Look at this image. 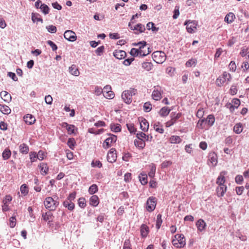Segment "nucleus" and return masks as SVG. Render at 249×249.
<instances>
[{"mask_svg": "<svg viewBox=\"0 0 249 249\" xmlns=\"http://www.w3.org/2000/svg\"><path fill=\"white\" fill-rule=\"evenodd\" d=\"M137 93V90L134 88L125 90L122 94V98L127 104H130L132 101V96Z\"/></svg>", "mask_w": 249, "mask_h": 249, "instance_id": "f257e3e1", "label": "nucleus"}, {"mask_svg": "<svg viewBox=\"0 0 249 249\" xmlns=\"http://www.w3.org/2000/svg\"><path fill=\"white\" fill-rule=\"evenodd\" d=\"M173 246L177 248H183L186 245L185 239L183 234H178L174 236L172 241Z\"/></svg>", "mask_w": 249, "mask_h": 249, "instance_id": "f03ea898", "label": "nucleus"}, {"mask_svg": "<svg viewBox=\"0 0 249 249\" xmlns=\"http://www.w3.org/2000/svg\"><path fill=\"white\" fill-rule=\"evenodd\" d=\"M59 202L54 200L51 196L47 197L44 201L45 208L50 211H54L59 205Z\"/></svg>", "mask_w": 249, "mask_h": 249, "instance_id": "7ed1b4c3", "label": "nucleus"}, {"mask_svg": "<svg viewBox=\"0 0 249 249\" xmlns=\"http://www.w3.org/2000/svg\"><path fill=\"white\" fill-rule=\"evenodd\" d=\"M231 78V75L227 71H224L215 81L216 85L218 87H221L227 82H230Z\"/></svg>", "mask_w": 249, "mask_h": 249, "instance_id": "20e7f679", "label": "nucleus"}, {"mask_svg": "<svg viewBox=\"0 0 249 249\" xmlns=\"http://www.w3.org/2000/svg\"><path fill=\"white\" fill-rule=\"evenodd\" d=\"M134 45L139 46V53L140 55L141 56H146L151 52V51L149 50V48L147 46L146 42L144 41L140 42Z\"/></svg>", "mask_w": 249, "mask_h": 249, "instance_id": "39448f33", "label": "nucleus"}, {"mask_svg": "<svg viewBox=\"0 0 249 249\" xmlns=\"http://www.w3.org/2000/svg\"><path fill=\"white\" fill-rule=\"evenodd\" d=\"M152 58L157 63L161 64L163 63L166 58L165 53L162 51H156L152 53Z\"/></svg>", "mask_w": 249, "mask_h": 249, "instance_id": "423d86ee", "label": "nucleus"}, {"mask_svg": "<svg viewBox=\"0 0 249 249\" xmlns=\"http://www.w3.org/2000/svg\"><path fill=\"white\" fill-rule=\"evenodd\" d=\"M184 25L186 26L187 31L190 34H192L196 32L198 22L196 20H188L185 22Z\"/></svg>", "mask_w": 249, "mask_h": 249, "instance_id": "0eeeda50", "label": "nucleus"}, {"mask_svg": "<svg viewBox=\"0 0 249 249\" xmlns=\"http://www.w3.org/2000/svg\"><path fill=\"white\" fill-rule=\"evenodd\" d=\"M157 205V199L154 196L149 197L146 201V209L149 212L153 211Z\"/></svg>", "mask_w": 249, "mask_h": 249, "instance_id": "6e6552de", "label": "nucleus"}, {"mask_svg": "<svg viewBox=\"0 0 249 249\" xmlns=\"http://www.w3.org/2000/svg\"><path fill=\"white\" fill-rule=\"evenodd\" d=\"M128 27L130 29L133 31H136L135 34H138L141 33H143L145 30V28L144 25L141 23H138L137 25L133 26L131 22H129L128 24Z\"/></svg>", "mask_w": 249, "mask_h": 249, "instance_id": "1a4fd4ad", "label": "nucleus"}, {"mask_svg": "<svg viewBox=\"0 0 249 249\" xmlns=\"http://www.w3.org/2000/svg\"><path fill=\"white\" fill-rule=\"evenodd\" d=\"M162 93L163 90L161 89V88L160 87H155V89L152 93V97L154 100L159 101L161 98Z\"/></svg>", "mask_w": 249, "mask_h": 249, "instance_id": "9d476101", "label": "nucleus"}, {"mask_svg": "<svg viewBox=\"0 0 249 249\" xmlns=\"http://www.w3.org/2000/svg\"><path fill=\"white\" fill-rule=\"evenodd\" d=\"M117 137L114 135H111L110 136L104 141L103 146L105 149H107L111 147L112 144L116 142Z\"/></svg>", "mask_w": 249, "mask_h": 249, "instance_id": "9b49d317", "label": "nucleus"}, {"mask_svg": "<svg viewBox=\"0 0 249 249\" xmlns=\"http://www.w3.org/2000/svg\"><path fill=\"white\" fill-rule=\"evenodd\" d=\"M65 38L70 41L73 42L77 39L76 34L71 30H67L64 34Z\"/></svg>", "mask_w": 249, "mask_h": 249, "instance_id": "f8f14e48", "label": "nucleus"}, {"mask_svg": "<svg viewBox=\"0 0 249 249\" xmlns=\"http://www.w3.org/2000/svg\"><path fill=\"white\" fill-rule=\"evenodd\" d=\"M117 159V154L115 148H112L109 150L107 155V160L110 163H113L116 161Z\"/></svg>", "mask_w": 249, "mask_h": 249, "instance_id": "ddd939ff", "label": "nucleus"}, {"mask_svg": "<svg viewBox=\"0 0 249 249\" xmlns=\"http://www.w3.org/2000/svg\"><path fill=\"white\" fill-rule=\"evenodd\" d=\"M217 163V157L216 154L213 152L209 155L208 164L210 166H215Z\"/></svg>", "mask_w": 249, "mask_h": 249, "instance_id": "4468645a", "label": "nucleus"}, {"mask_svg": "<svg viewBox=\"0 0 249 249\" xmlns=\"http://www.w3.org/2000/svg\"><path fill=\"white\" fill-rule=\"evenodd\" d=\"M227 172L225 171H222L220 173L219 176L217 177L216 183L217 185H225L226 179L225 176L227 174Z\"/></svg>", "mask_w": 249, "mask_h": 249, "instance_id": "2eb2a0df", "label": "nucleus"}, {"mask_svg": "<svg viewBox=\"0 0 249 249\" xmlns=\"http://www.w3.org/2000/svg\"><path fill=\"white\" fill-rule=\"evenodd\" d=\"M227 190V187L226 185H218L216 188V193L218 196L222 197L224 196Z\"/></svg>", "mask_w": 249, "mask_h": 249, "instance_id": "dca6fc26", "label": "nucleus"}, {"mask_svg": "<svg viewBox=\"0 0 249 249\" xmlns=\"http://www.w3.org/2000/svg\"><path fill=\"white\" fill-rule=\"evenodd\" d=\"M141 129L144 132H146L148 130L149 123L148 121L144 118H141L139 120Z\"/></svg>", "mask_w": 249, "mask_h": 249, "instance_id": "f3484780", "label": "nucleus"}, {"mask_svg": "<svg viewBox=\"0 0 249 249\" xmlns=\"http://www.w3.org/2000/svg\"><path fill=\"white\" fill-rule=\"evenodd\" d=\"M62 126L66 128L68 133L70 135L75 133V131H77V129L74 125L69 124L67 123H64Z\"/></svg>", "mask_w": 249, "mask_h": 249, "instance_id": "a211bd4d", "label": "nucleus"}, {"mask_svg": "<svg viewBox=\"0 0 249 249\" xmlns=\"http://www.w3.org/2000/svg\"><path fill=\"white\" fill-rule=\"evenodd\" d=\"M113 55L117 59H122L125 58L126 55V53L124 51L116 50L113 52Z\"/></svg>", "mask_w": 249, "mask_h": 249, "instance_id": "6ab92c4d", "label": "nucleus"}, {"mask_svg": "<svg viewBox=\"0 0 249 249\" xmlns=\"http://www.w3.org/2000/svg\"><path fill=\"white\" fill-rule=\"evenodd\" d=\"M196 226L198 231H202L205 230L206 224L203 219H200L196 222Z\"/></svg>", "mask_w": 249, "mask_h": 249, "instance_id": "aec40b11", "label": "nucleus"}, {"mask_svg": "<svg viewBox=\"0 0 249 249\" xmlns=\"http://www.w3.org/2000/svg\"><path fill=\"white\" fill-rule=\"evenodd\" d=\"M205 121L208 128H209L214 124L215 122L214 116L212 114L209 115L207 118L205 119Z\"/></svg>", "mask_w": 249, "mask_h": 249, "instance_id": "412c9836", "label": "nucleus"}, {"mask_svg": "<svg viewBox=\"0 0 249 249\" xmlns=\"http://www.w3.org/2000/svg\"><path fill=\"white\" fill-rule=\"evenodd\" d=\"M24 120L27 124L31 125L35 123L36 119L33 115L27 114L24 117Z\"/></svg>", "mask_w": 249, "mask_h": 249, "instance_id": "4be33fe9", "label": "nucleus"}, {"mask_svg": "<svg viewBox=\"0 0 249 249\" xmlns=\"http://www.w3.org/2000/svg\"><path fill=\"white\" fill-rule=\"evenodd\" d=\"M111 90V87L109 86H107L105 87L102 91L104 96L107 99H112L114 97V94L111 93V95L110 94V96L108 95H107V91H109Z\"/></svg>", "mask_w": 249, "mask_h": 249, "instance_id": "5701e85b", "label": "nucleus"}, {"mask_svg": "<svg viewBox=\"0 0 249 249\" xmlns=\"http://www.w3.org/2000/svg\"><path fill=\"white\" fill-rule=\"evenodd\" d=\"M69 72L71 74L78 76L80 74V72L78 70V68L77 66L75 65H72L71 67H69Z\"/></svg>", "mask_w": 249, "mask_h": 249, "instance_id": "b1692460", "label": "nucleus"}, {"mask_svg": "<svg viewBox=\"0 0 249 249\" xmlns=\"http://www.w3.org/2000/svg\"><path fill=\"white\" fill-rule=\"evenodd\" d=\"M134 144L137 147L141 149H142L145 146L144 141L141 138L136 139L134 141Z\"/></svg>", "mask_w": 249, "mask_h": 249, "instance_id": "393cba45", "label": "nucleus"}, {"mask_svg": "<svg viewBox=\"0 0 249 249\" xmlns=\"http://www.w3.org/2000/svg\"><path fill=\"white\" fill-rule=\"evenodd\" d=\"M99 203V199L97 196L93 195L89 199V204L93 207H96Z\"/></svg>", "mask_w": 249, "mask_h": 249, "instance_id": "a878e982", "label": "nucleus"}, {"mask_svg": "<svg viewBox=\"0 0 249 249\" xmlns=\"http://www.w3.org/2000/svg\"><path fill=\"white\" fill-rule=\"evenodd\" d=\"M137 138H143L144 141H150L152 140L153 137L151 135H147L143 132H140L137 134Z\"/></svg>", "mask_w": 249, "mask_h": 249, "instance_id": "bb28decb", "label": "nucleus"}, {"mask_svg": "<svg viewBox=\"0 0 249 249\" xmlns=\"http://www.w3.org/2000/svg\"><path fill=\"white\" fill-rule=\"evenodd\" d=\"M38 167L40 169V172L42 175H46L47 174L49 171V168L46 163L42 162L39 164Z\"/></svg>", "mask_w": 249, "mask_h": 249, "instance_id": "cd10ccee", "label": "nucleus"}, {"mask_svg": "<svg viewBox=\"0 0 249 249\" xmlns=\"http://www.w3.org/2000/svg\"><path fill=\"white\" fill-rule=\"evenodd\" d=\"M149 232V228L148 226H147L145 224H142L141 227V235L143 237H145L147 236Z\"/></svg>", "mask_w": 249, "mask_h": 249, "instance_id": "c85d7f7f", "label": "nucleus"}, {"mask_svg": "<svg viewBox=\"0 0 249 249\" xmlns=\"http://www.w3.org/2000/svg\"><path fill=\"white\" fill-rule=\"evenodd\" d=\"M19 150L23 154H27L29 150V146L25 143H22L19 146Z\"/></svg>", "mask_w": 249, "mask_h": 249, "instance_id": "c756f323", "label": "nucleus"}, {"mask_svg": "<svg viewBox=\"0 0 249 249\" xmlns=\"http://www.w3.org/2000/svg\"><path fill=\"white\" fill-rule=\"evenodd\" d=\"M235 18V16L234 14L232 13H229L226 16L225 18V21L228 23H231L234 21Z\"/></svg>", "mask_w": 249, "mask_h": 249, "instance_id": "7c9ffc66", "label": "nucleus"}, {"mask_svg": "<svg viewBox=\"0 0 249 249\" xmlns=\"http://www.w3.org/2000/svg\"><path fill=\"white\" fill-rule=\"evenodd\" d=\"M42 217L44 221L50 222L52 220L53 214L51 212H47L42 214Z\"/></svg>", "mask_w": 249, "mask_h": 249, "instance_id": "2f4dec72", "label": "nucleus"}, {"mask_svg": "<svg viewBox=\"0 0 249 249\" xmlns=\"http://www.w3.org/2000/svg\"><path fill=\"white\" fill-rule=\"evenodd\" d=\"M0 111L4 114H9L11 112V109L6 105L0 104Z\"/></svg>", "mask_w": 249, "mask_h": 249, "instance_id": "473e14b6", "label": "nucleus"}, {"mask_svg": "<svg viewBox=\"0 0 249 249\" xmlns=\"http://www.w3.org/2000/svg\"><path fill=\"white\" fill-rule=\"evenodd\" d=\"M154 128L156 131L160 134H162L164 132V129L163 128L162 125L160 122H156L154 124Z\"/></svg>", "mask_w": 249, "mask_h": 249, "instance_id": "72a5a7b5", "label": "nucleus"}, {"mask_svg": "<svg viewBox=\"0 0 249 249\" xmlns=\"http://www.w3.org/2000/svg\"><path fill=\"white\" fill-rule=\"evenodd\" d=\"M169 141L173 144L179 143L181 142V139L178 136L174 135L170 138Z\"/></svg>", "mask_w": 249, "mask_h": 249, "instance_id": "f704fd0d", "label": "nucleus"}, {"mask_svg": "<svg viewBox=\"0 0 249 249\" xmlns=\"http://www.w3.org/2000/svg\"><path fill=\"white\" fill-rule=\"evenodd\" d=\"M243 125L240 123L236 124L233 127V131L236 134H240L243 131Z\"/></svg>", "mask_w": 249, "mask_h": 249, "instance_id": "c9c22d12", "label": "nucleus"}, {"mask_svg": "<svg viewBox=\"0 0 249 249\" xmlns=\"http://www.w3.org/2000/svg\"><path fill=\"white\" fill-rule=\"evenodd\" d=\"M63 206L66 208H67L68 210L72 211L75 207L74 204L71 201L68 200H65L63 202Z\"/></svg>", "mask_w": 249, "mask_h": 249, "instance_id": "e433bc0d", "label": "nucleus"}, {"mask_svg": "<svg viewBox=\"0 0 249 249\" xmlns=\"http://www.w3.org/2000/svg\"><path fill=\"white\" fill-rule=\"evenodd\" d=\"M32 19L34 22L40 21L43 22V19L41 18L40 15L39 14L34 13L32 14Z\"/></svg>", "mask_w": 249, "mask_h": 249, "instance_id": "4c0bfd02", "label": "nucleus"}, {"mask_svg": "<svg viewBox=\"0 0 249 249\" xmlns=\"http://www.w3.org/2000/svg\"><path fill=\"white\" fill-rule=\"evenodd\" d=\"M153 64L150 62H144L142 63V68L147 71H149L153 68Z\"/></svg>", "mask_w": 249, "mask_h": 249, "instance_id": "58836bf2", "label": "nucleus"}, {"mask_svg": "<svg viewBox=\"0 0 249 249\" xmlns=\"http://www.w3.org/2000/svg\"><path fill=\"white\" fill-rule=\"evenodd\" d=\"M170 111L171 110L168 107H163L159 111V114L161 116H166L169 114Z\"/></svg>", "mask_w": 249, "mask_h": 249, "instance_id": "ea45409f", "label": "nucleus"}, {"mask_svg": "<svg viewBox=\"0 0 249 249\" xmlns=\"http://www.w3.org/2000/svg\"><path fill=\"white\" fill-rule=\"evenodd\" d=\"M197 127L200 129H208V127L206 124L205 119H200L197 124Z\"/></svg>", "mask_w": 249, "mask_h": 249, "instance_id": "a19ab883", "label": "nucleus"}, {"mask_svg": "<svg viewBox=\"0 0 249 249\" xmlns=\"http://www.w3.org/2000/svg\"><path fill=\"white\" fill-rule=\"evenodd\" d=\"M20 190L21 193L24 196H25L28 195L29 192V188L27 185L25 184H22L20 188Z\"/></svg>", "mask_w": 249, "mask_h": 249, "instance_id": "79ce46f5", "label": "nucleus"}, {"mask_svg": "<svg viewBox=\"0 0 249 249\" xmlns=\"http://www.w3.org/2000/svg\"><path fill=\"white\" fill-rule=\"evenodd\" d=\"M146 28L147 30H151L154 32H156L159 30V28L156 27L155 24L152 22H149L147 24Z\"/></svg>", "mask_w": 249, "mask_h": 249, "instance_id": "37998d69", "label": "nucleus"}, {"mask_svg": "<svg viewBox=\"0 0 249 249\" xmlns=\"http://www.w3.org/2000/svg\"><path fill=\"white\" fill-rule=\"evenodd\" d=\"M11 155V151L8 148L5 149L2 154V156L4 160L8 159Z\"/></svg>", "mask_w": 249, "mask_h": 249, "instance_id": "c03bdc74", "label": "nucleus"}, {"mask_svg": "<svg viewBox=\"0 0 249 249\" xmlns=\"http://www.w3.org/2000/svg\"><path fill=\"white\" fill-rule=\"evenodd\" d=\"M98 190V186L96 184H92L89 189V193L90 195H93L96 193Z\"/></svg>", "mask_w": 249, "mask_h": 249, "instance_id": "a18cd8bd", "label": "nucleus"}, {"mask_svg": "<svg viewBox=\"0 0 249 249\" xmlns=\"http://www.w3.org/2000/svg\"><path fill=\"white\" fill-rule=\"evenodd\" d=\"M197 60L196 59L192 58L186 62L185 65L187 67H191L192 66H195Z\"/></svg>", "mask_w": 249, "mask_h": 249, "instance_id": "49530a36", "label": "nucleus"}, {"mask_svg": "<svg viewBox=\"0 0 249 249\" xmlns=\"http://www.w3.org/2000/svg\"><path fill=\"white\" fill-rule=\"evenodd\" d=\"M39 8L41 10V11L45 15L48 14L49 12V7L45 4H41L39 7Z\"/></svg>", "mask_w": 249, "mask_h": 249, "instance_id": "de8ad7c7", "label": "nucleus"}, {"mask_svg": "<svg viewBox=\"0 0 249 249\" xmlns=\"http://www.w3.org/2000/svg\"><path fill=\"white\" fill-rule=\"evenodd\" d=\"M111 130L115 132H118L121 130V126L119 124H111L110 126Z\"/></svg>", "mask_w": 249, "mask_h": 249, "instance_id": "09e8293b", "label": "nucleus"}, {"mask_svg": "<svg viewBox=\"0 0 249 249\" xmlns=\"http://www.w3.org/2000/svg\"><path fill=\"white\" fill-rule=\"evenodd\" d=\"M0 95L5 101H8V99L11 98L10 94L6 91H1Z\"/></svg>", "mask_w": 249, "mask_h": 249, "instance_id": "8fccbe9b", "label": "nucleus"}, {"mask_svg": "<svg viewBox=\"0 0 249 249\" xmlns=\"http://www.w3.org/2000/svg\"><path fill=\"white\" fill-rule=\"evenodd\" d=\"M162 222V220L161 219V215L160 214H158L157 216V220H156V228L157 229H159L161 226V225Z\"/></svg>", "mask_w": 249, "mask_h": 249, "instance_id": "3c124183", "label": "nucleus"}, {"mask_svg": "<svg viewBox=\"0 0 249 249\" xmlns=\"http://www.w3.org/2000/svg\"><path fill=\"white\" fill-rule=\"evenodd\" d=\"M78 204L80 207L84 208L86 206V201L85 198L80 197L78 200Z\"/></svg>", "mask_w": 249, "mask_h": 249, "instance_id": "603ef678", "label": "nucleus"}, {"mask_svg": "<svg viewBox=\"0 0 249 249\" xmlns=\"http://www.w3.org/2000/svg\"><path fill=\"white\" fill-rule=\"evenodd\" d=\"M150 168H151L150 171L148 173V176L151 178H153L155 176V172H156V166L154 164H152L150 165Z\"/></svg>", "mask_w": 249, "mask_h": 249, "instance_id": "864d4df0", "label": "nucleus"}, {"mask_svg": "<svg viewBox=\"0 0 249 249\" xmlns=\"http://www.w3.org/2000/svg\"><path fill=\"white\" fill-rule=\"evenodd\" d=\"M37 155V159L40 160H42L46 157L47 153L42 150H39Z\"/></svg>", "mask_w": 249, "mask_h": 249, "instance_id": "5fc2aeb1", "label": "nucleus"}, {"mask_svg": "<svg viewBox=\"0 0 249 249\" xmlns=\"http://www.w3.org/2000/svg\"><path fill=\"white\" fill-rule=\"evenodd\" d=\"M75 143L74 138H69L67 142V144L71 149H73Z\"/></svg>", "mask_w": 249, "mask_h": 249, "instance_id": "6e6d98bb", "label": "nucleus"}, {"mask_svg": "<svg viewBox=\"0 0 249 249\" xmlns=\"http://www.w3.org/2000/svg\"><path fill=\"white\" fill-rule=\"evenodd\" d=\"M140 181L142 185H145L147 183V177L146 175L141 174L139 177Z\"/></svg>", "mask_w": 249, "mask_h": 249, "instance_id": "4d7b16f0", "label": "nucleus"}, {"mask_svg": "<svg viewBox=\"0 0 249 249\" xmlns=\"http://www.w3.org/2000/svg\"><path fill=\"white\" fill-rule=\"evenodd\" d=\"M229 69L230 71L232 72L235 71L236 70V65L235 62L233 61H231L229 65Z\"/></svg>", "mask_w": 249, "mask_h": 249, "instance_id": "13d9d810", "label": "nucleus"}, {"mask_svg": "<svg viewBox=\"0 0 249 249\" xmlns=\"http://www.w3.org/2000/svg\"><path fill=\"white\" fill-rule=\"evenodd\" d=\"M126 126L130 133H135L136 131V128L135 127L133 124H127Z\"/></svg>", "mask_w": 249, "mask_h": 249, "instance_id": "bf43d9fd", "label": "nucleus"}, {"mask_svg": "<svg viewBox=\"0 0 249 249\" xmlns=\"http://www.w3.org/2000/svg\"><path fill=\"white\" fill-rule=\"evenodd\" d=\"M30 159L32 162L36 161L38 159L37 153L35 152H31L30 153Z\"/></svg>", "mask_w": 249, "mask_h": 249, "instance_id": "052dcab7", "label": "nucleus"}, {"mask_svg": "<svg viewBox=\"0 0 249 249\" xmlns=\"http://www.w3.org/2000/svg\"><path fill=\"white\" fill-rule=\"evenodd\" d=\"M46 29L51 33H55L57 31L56 27L53 25L47 26Z\"/></svg>", "mask_w": 249, "mask_h": 249, "instance_id": "680f3d73", "label": "nucleus"}, {"mask_svg": "<svg viewBox=\"0 0 249 249\" xmlns=\"http://www.w3.org/2000/svg\"><path fill=\"white\" fill-rule=\"evenodd\" d=\"M123 249H132L129 239H127L124 241L123 246Z\"/></svg>", "mask_w": 249, "mask_h": 249, "instance_id": "e2e57ef3", "label": "nucleus"}, {"mask_svg": "<svg viewBox=\"0 0 249 249\" xmlns=\"http://www.w3.org/2000/svg\"><path fill=\"white\" fill-rule=\"evenodd\" d=\"M231 105L232 106H234V107H235L236 108H238V107L240 105V100L237 99V98H234L231 101Z\"/></svg>", "mask_w": 249, "mask_h": 249, "instance_id": "0e129e2a", "label": "nucleus"}, {"mask_svg": "<svg viewBox=\"0 0 249 249\" xmlns=\"http://www.w3.org/2000/svg\"><path fill=\"white\" fill-rule=\"evenodd\" d=\"M17 223L16 216H12L10 218V227L11 228H14L15 227Z\"/></svg>", "mask_w": 249, "mask_h": 249, "instance_id": "69168bd1", "label": "nucleus"}, {"mask_svg": "<svg viewBox=\"0 0 249 249\" xmlns=\"http://www.w3.org/2000/svg\"><path fill=\"white\" fill-rule=\"evenodd\" d=\"M171 115V117H172L171 119L173 120V121H175V123L176 122L177 120L181 117V113H178L177 114H175V113H172Z\"/></svg>", "mask_w": 249, "mask_h": 249, "instance_id": "338daca9", "label": "nucleus"}, {"mask_svg": "<svg viewBox=\"0 0 249 249\" xmlns=\"http://www.w3.org/2000/svg\"><path fill=\"white\" fill-rule=\"evenodd\" d=\"M235 181L236 183L238 184H242V182L243 181V177L242 175H237L236 176L235 178Z\"/></svg>", "mask_w": 249, "mask_h": 249, "instance_id": "774afa93", "label": "nucleus"}]
</instances>
